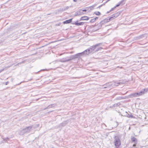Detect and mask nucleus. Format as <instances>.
Here are the masks:
<instances>
[{
  "mask_svg": "<svg viewBox=\"0 0 148 148\" xmlns=\"http://www.w3.org/2000/svg\"><path fill=\"white\" fill-rule=\"evenodd\" d=\"M33 126H30L27 127L26 128L23 129L21 130V134H23L25 133L29 132L32 128Z\"/></svg>",
  "mask_w": 148,
  "mask_h": 148,
  "instance_id": "1",
  "label": "nucleus"
},
{
  "mask_svg": "<svg viewBox=\"0 0 148 148\" xmlns=\"http://www.w3.org/2000/svg\"><path fill=\"white\" fill-rule=\"evenodd\" d=\"M114 138L115 139L114 141L115 145L116 148H118L121 144L120 140L117 136H115Z\"/></svg>",
  "mask_w": 148,
  "mask_h": 148,
  "instance_id": "2",
  "label": "nucleus"
},
{
  "mask_svg": "<svg viewBox=\"0 0 148 148\" xmlns=\"http://www.w3.org/2000/svg\"><path fill=\"white\" fill-rule=\"evenodd\" d=\"M102 44V43H100L97 44L95 45H93L90 47L88 49H90V53H91L97 47L100 46Z\"/></svg>",
  "mask_w": 148,
  "mask_h": 148,
  "instance_id": "3",
  "label": "nucleus"
},
{
  "mask_svg": "<svg viewBox=\"0 0 148 148\" xmlns=\"http://www.w3.org/2000/svg\"><path fill=\"white\" fill-rule=\"evenodd\" d=\"M90 49H87L83 52H81V53L82 54V56H85L86 55H88L90 53Z\"/></svg>",
  "mask_w": 148,
  "mask_h": 148,
  "instance_id": "4",
  "label": "nucleus"
},
{
  "mask_svg": "<svg viewBox=\"0 0 148 148\" xmlns=\"http://www.w3.org/2000/svg\"><path fill=\"white\" fill-rule=\"evenodd\" d=\"M68 122L69 121L68 120H66L63 121L62 123H60L59 125V127H61L66 126L67 124L68 123Z\"/></svg>",
  "mask_w": 148,
  "mask_h": 148,
  "instance_id": "5",
  "label": "nucleus"
},
{
  "mask_svg": "<svg viewBox=\"0 0 148 148\" xmlns=\"http://www.w3.org/2000/svg\"><path fill=\"white\" fill-rule=\"evenodd\" d=\"M78 21H77L75 23H72V24L73 25H75L77 26H79L83 25L84 23V22H81L79 23H78Z\"/></svg>",
  "mask_w": 148,
  "mask_h": 148,
  "instance_id": "6",
  "label": "nucleus"
},
{
  "mask_svg": "<svg viewBox=\"0 0 148 148\" xmlns=\"http://www.w3.org/2000/svg\"><path fill=\"white\" fill-rule=\"evenodd\" d=\"M56 106V104H53L50 105L48 106L46 108L43 109L42 110H45L47 109H49L50 108H52L53 107H54Z\"/></svg>",
  "mask_w": 148,
  "mask_h": 148,
  "instance_id": "7",
  "label": "nucleus"
},
{
  "mask_svg": "<svg viewBox=\"0 0 148 148\" xmlns=\"http://www.w3.org/2000/svg\"><path fill=\"white\" fill-rule=\"evenodd\" d=\"M68 58V57H67L65 58H63L62 59L60 60V61L62 62H68L69 61H66Z\"/></svg>",
  "mask_w": 148,
  "mask_h": 148,
  "instance_id": "8",
  "label": "nucleus"
},
{
  "mask_svg": "<svg viewBox=\"0 0 148 148\" xmlns=\"http://www.w3.org/2000/svg\"><path fill=\"white\" fill-rule=\"evenodd\" d=\"M73 18H71L70 19L66 20L63 22L64 24H69L71 23L72 21Z\"/></svg>",
  "mask_w": 148,
  "mask_h": 148,
  "instance_id": "9",
  "label": "nucleus"
},
{
  "mask_svg": "<svg viewBox=\"0 0 148 148\" xmlns=\"http://www.w3.org/2000/svg\"><path fill=\"white\" fill-rule=\"evenodd\" d=\"M89 19V18L88 16H84L80 18V20H88V19Z\"/></svg>",
  "mask_w": 148,
  "mask_h": 148,
  "instance_id": "10",
  "label": "nucleus"
},
{
  "mask_svg": "<svg viewBox=\"0 0 148 148\" xmlns=\"http://www.w3.org/2000/svg\"><path fill=\"white\" fill-rule=\"evenodd\" d=\"M75 59L78 58L80 57V56H82L81 53H77L75 55H74Z\"/></svg>",
  "mask_w": 148,
  "mask_h": 148,
  "instance_id": "11",
  "label": "nucleus"
},
{
  "mask_svg": "<svg viewBox=\"0 0 148 148\" xmlns=\"http://www.w3.org/2000/svg\"><path fill=\"white\" fill-rule=\"evenodd\" d=\"M131 141L132 142H134L135 143H137L138 140L137 139L134 137L131 138Z\"/></svg>",
  "mask_w": 148,
  "mask_h": 148,
  "instance_id": "12",
  "label": "nucleus"
},
{
  "mask_svg": "<svg viewBox=\"0 0 148 148\" xmlns=\"http://www.w3.org/2000/svg\"><path fill=\"white\" fill-rule=\"evenodd\" d=\"M121 105V103L119 102L116 103L114 104L112 106H110V108L116 107L119 106Z\"/></svg>",
  "mask_w": 148,
  "mask_h": 148,
  "instance_id": "13",
  "label": "nucleus"
},
{
  "mask_svg": "<svg viewBox=\"0 0 148 148\" xmlns=\"http://www.w3.org/2000/svg\"><path fill=\"white\" fill-rule=\"evenodd\" d=\"M113 84V83H112L111 82H110L108 84H107V87H105L104 88H110L112 87V86Z\"/></svg>",
  "mask_w": 148,
  "mask_h": 148,
  "instance_id": "14",
  "label": "nucleus"
},
{
  "mask_svg": "<svg viewBox=\"0 0 148 148\" xmlns=\"http://www.w3.org/2000/svg\"><path fill=\"white\" fill-rule=\"evenodd\" d=\"M74 56L73 55L69 57H68V59L66 61H70L74 59L75 58Z\"/></svg>",
  "mask_w": 148,
  "mask_h": 148,
  "instance_id": "15",
  "label": "nucleus"
},
{
  "mask_svg": "<svg viewBox=\"0 0 148 148\" xmlns=\"http://www.w3.org/2000/svg\"><path fill=\"white\" fill-rule=\"evenodd\" d=\"M110 17H108V18L105 19H104V21H105V23H107L108 22H109L110 21H111L110 19Z\"/></svg>",
  "mask_w": 148,
  "mask_h": 148,
  "instance_id": "16",
  "label": "nucleus"
},
{
  "mask_svg": "<svg viewBox=\"0 0 148 148\" xmlns=\"http://www.w3.org/2000/svg\"><path fill=\"white\" fill-rule=\"evenodd\" d=\"M105 23H105V21H104V20H103L102 21H101L99 23V24H100V25H101V27L102 25H103Z\"/></svg>",
  "mask_w": 148,
  "mask_h": 148,
  "instance_id": "17",
  "label": "nucleus"
},
{
  "mask_svg": "<svg viewBox=\"0 0 148 148\" xmlns=\"http://www.w3.org/2000/svg\"><path fill=\"white\" fill-rule=\"evenodd\" d=\"M130 96L131 97H137L136 93H135L132 94L130 95Z\"/></svg>",
  "mask_w": 148,
  "mask_h": 148,
  "instance_id": "18",
  "label": "nucleus"
},
{
  "mask_svg": "<svg viewBox=\"0 0 148 148\" xmlns=\"http://www.w3.org/2000/svg\"><path fill=\"white\" fill-rule=\"evenodd\" d=\"M77 11L78 12L80 15H82L84 14V13L82 12V9H79Z\"/></svg>",
  "mask_w": 148,
  "mask_h": 148,
  "instance_id": "19",
  "label": "nucleus"
},
{
  "mask_svg": "<svg viewBox=\"0 0 148 148\" xmlns=\"http://www.w3.org/2000/svg\"><path fill=\"white\" fill-rule=\"evenodd\" d=\"M120 13L119 12H118L117 13L114 14V15L115 16V18L117 17L120 14Z\"/></svg>",
  "mask_w": 148,
  "mask_h": 148,
  "instance_id": "20",
  "label": "nucleus"
},
{
  "mask_svg": "<svg viewBox=\"0 0 148 148\" xmlns=\"http://www.w3.org/2000/svg\"><path fill=\"white\" fill-rule=\"evenodd\" d=\"M94 14L97 15H101V13L99 11L95 12H94Z\"/></svg>",
  "mask_w": 148,
  "mask_h": 148,
  "instance_id": "21",
  "label": "nucleus"
},
{
  "mask_svg": "<svg viewBox=\"0 0 148 148\" xmlns=\"http://www.w3.org/2000/svg\"><path fill=\"white\" fill-rule=\"evenodd\" d=\"M109 18H110V19L111 20H112L113 19H114V18H115V16L114 15V14H112L111 16V17H110Z\"/></svg>",
  "mask_w": 148,
  "mask_h": 148,
  "instance_id": "22",
  "label": "nucleus"
},
{
  "mask_svg": "<svg viewBox=\"0 0 148 148\" xmlns=\"http://www.w3.org/2000/svg\"><path fill=\"white\" fill-rule=\"evenodd\" d=\"M139 93H140V96L145 93V92H144L143 90H141L140 92H139Z\"/></svg>",
  "mask_w": 148,
  "mask_h": 148,
  "instance_id": "23",
  "label": "nucleus"
},
{
  "mask_svg": "<svg viewBox=\"0 0 148 148\" xmlns=\"http://www.w3.org/2000/svg\"><path fill=\"white\" fill-rule=\"evenodd\" d=\"M25 62V61H22V62H20L18 63L17 64H16L15 65V66H17V65H18L19 64H21L24 63Z\"/></svg>",
  "mask_w": 148,
  "mask_h": 148,
  "instance_id": "24",
  "label": "nucleus"
},
{
  "mask_svg": "<svg viewBox=\"0 0 148 148\" xmlns=\"http://www.w3.org/2000/svg\"><path fill=\"white\" fill-rule=\"evenodd\" d=\"M79 15H80L79 14V13L78 12V11H76L75 12V16H79Z\"/></svg>",
  "mask_w": 148,
  "mask_h": 148,
  "instance_id": "25",
  "label": "nucleus"
},
{
  "mask_svg": "<svg viewBox=\"0 0 148 148\" xmlns=\"http://www.w3.org/2000/svg\"><path fill=\"white\" fill-rule=\"evenodd\" d=\"M14 64H12V65H10V66H7L6 67H5V70H6V69H8V68H10V67H11Z\"/></svg>",
  "mask_w": 148,
  "mask_h": 148,
  "instance_id": "26",
  "label": "nucleus"
},
{
  "mask_svg": "<svg viewBox=\"0 0 148 148\" xmlns=\"http://www.w3.org/2000/svg\"><path fill=\"white\" fill-rule=\"evenodd\" d=\"M86 9H87L88 10L89 9H90V10H92L93 9V8L92 6H91L87 8H86Z\"/></svg>",
  "mask_w": 148,
  "mask_h": 148,
  "instance_id": "27",
  "label": "nucleus"
},
{
  "mask_svg": "<svg viewBox=\"0 0 148 148\" xmlns=\"http://www.w3.org/2000/svg\"><path fill=\"white\" fill-rule=\"evenodd\" d=\"M102 47H99L95 51H98L99 50H101L102 49Z\"/></svg>",
  "mask_w": 148,
  "mask_h": 148,
  "instance_id": "28",
  "label": "nucleus"
},
{
  "mask_svg": "<svg viewBox=\"0 0 148 148\" xmlns=\"http://www.w3.org/2000/svg\"><path fill=\"white\" fill-rule=\"evenodd\" d=\"M143 90L145 92V93L147 92H148V88L144 89Z\"/></svg>",
  "mask_w": 148,
  "mask_h": 148,
  "instance_id": "29",
  "label": "nucleus"
},
{
  "mask_svg": "<svg viewBox=\"0 0 148 148\" xmlns=\"http://www.w3.org/2000/svg\"><path fill=\"white\" fill-rule=\"evenodd\" d=\"M9 138H5L3 139V141H4L5 142H7V140H9Z\"/></svg>",
  "mask_w": 148,
  "mask_h": 148,
  "instance_id": "30",
  "label": "nucleus"
},
{
  "mask_svg": "<svg viewBox=\"0 0 148 148\" xmlns=\"http://www.w3.org/2000/svg\"><path fill=\"white\" fill-rule=\"evenodd\" d=\"M95 19H94V18H92L90 20V23H93L94 22H95Z\"/></svg>",
  "mask_w": 148,
  "mask_h": 148,
  "instance_id": "31",
  "label": "nucleus"
},
{
  "mask_svg": "<svg viewBox=\"0 0 148 148\" xmlns=\"http://www.w3.org/2000/svg\"><path fill=\"white\" fill-rule=\"evenodd\" d=\"M113 84H114V85H115L116 86H118L119 84H120V83L118 82V83H116L114 82L113 83Z\"/></svg>",
  "mask_w": 148,
  "mask_h": 148,
  "instance_id": "32",
  "label": "nucleus"
},
{
  "mask_svg": "<svg viewBox=\"0 0 148 148\" xmlns=\"http://www.w3.org/2000/svg\"><path fill=\"white\" fill-rule=\"evenodd\" d=\"M110 0H108L106 2H105V3H103L102 5H100L99 7H98V8H100V7L102 6L103 5H104L106 3H107V2H108Z\"/></svg>",
  "mask_w": 148,
  "mask_h": 148,
  "instance_id": "33",
  "label": "nucleus"
},
{
  "mask_svg": "<svg viewBox=\"0 0 148 148\" xmlns=\"http://www.w3.org/2000/svg\"><path fill=\"white\" fill-rule=\"evenodd\" d=\"M110 0H108L106 2H105V3H103L102 5H100L99 7H98V8H100V7L102 6L103 5H104L106 3H107V2H108Z\"/></svg>",
  "mask_w": 148,
  "mask_h": 148,
  "instance_id": "34",
  "label": "nucleus"
},
{
  "mask_svg": "<svg viewBox=\"0 0 148 148\" xmlns=\"http://www.w3.org/2000/svg\"><path fill=\"white\" fill-rule=\"evenodd\" d=\"M129 116H127L128 117L132 118H133L134 117V116L133 115H132V114H130V115H129Z\"/></svg>",
  "mask_w": 148,
  "mask_h": 148,
  "instance_id": "35",
  "label": "nucleus"
},
{
  "mask_svg": "<svg viewBox=\"0 0 148 148\" xmlns=\"http://www.w3.org/2000/svg\"><path fill=\"white\" fill-rule=\"evenodd\" d=\"M121 4L119 3L117 5H116V6H115V8H116V7H119L120 5Z\"/></svg>",
  "mask_w": 148,
  "mask_h": 148,
  "instance_id": "36",
  "label": "nucleus"
},
{
  "mask_svg": "<svg viewBox=\"0 0 148 148\" xmlns=\"http://www.w3.org/2000/svg\"><path fill=\"white\" fill-rule=\"evenodd\" d=\"M136 93V94L137 97L140 96L139 92H137V93Z\"/></svg>",
  "mask_w": 148,
  "mask_h": 148,
  "instance_id": "37",
  "label": "nucleus"
},
{
  "mask_svg": "<svg viewBox=\"0 0 148 148\" xmlns=\"http://www.w3.org/2000/svg\"><path fill=\"white\" fill-rule=\"evenodd\" d=\"M116 8H115V7L113 8H111V9L110 10V11H112L113 10H114V9H115Z\"/></svg>",
  "mask_w": 148,
  "mask_h": 148,
  "instance_id": "38",
  "label": "nucleus"
},
{
  "mask_svg": "<svg viewBox=\"0 0 148 148\" xmlns=\"http://www.w3.org/2000/svg\"><path fill=\"white\" fill-rule=\"evenodd\" d=\"M125 0H122L121 1H120L119 3L121 4L122 3L124 2V1H125Z\"/></svg>",
  "mask_w": 148,
  "mask_h": 148,
  "instance_id": "39",
  "label": "nucleus"
},
{
  "mask_svg": "<svg viewBox=\"0 0 148 148\" xmlns=\"http://www.w3.org/2000/svg\"><path fill=\"white\" fill-rule=\"evenodd\" d=\"M97 4H94V5L91 6L93 8H94L96 6V5Z\"/></svg>",
  "mask_w": 148,
  "mask_h": 148,
  "instance_id": "40",
  "label": "nucleus"
},
{
  "mask_svg": "<svg viewBox=\"0 0 148 148\" xmlns=\"http://www.w3.org/2000/svg\"><path fill=\"white\" fill-rule=\"evenodd\" d=\"M32 126H33L32 128H33L34 129H36L37 128V127L36 126V125L35 126H34L33 125H32Z\"/></svg>",
  "mask_w": 148,
  "mask_h": 148,
  "instance_id": "41",
  "label": "nucleus"
},
{
  "mask_svg": "<svg viewBox=\"0 0 148 148\" xmlns=\"http://www.w3.org/2000/svg\"><path fill=\"white\" fill-rule=\"evenodd\" d=\"M4 70H5V68L4 69H2L1 70H0V73H1L2 71H3Z\"/></svg>",
  "mask_w": 148,
  "mask_h": 148,
  "instance_id": "42",
  "label": "nucleus"
},
{
  "mask_svg": "<svg viewBox=\"0 0 148 148\" xmlns=\"http://www.w3.org/2000/svg\"><path fill=\"white\" fill-rule=\"evenodd\" d=\"M84 9V10H82V12H86L87 11V9Z\"/></svg>",
  "mask_w": 148,
  "mask_h": 148,
  "instance_id": "43",
  "label": "nucleus"
},
{
  "mask_svg": "<svg viewBox=\"0 0 148 148\" xmlns=\"http://www.w3.org/2000/svg\"><path fill=\"white\" fill-rule=\"evenodd\" d=\"M39 124H37L36 125V126L37 127H38L39 126Z\"/></svg>",
  "mask_w": 148,
  "mask_h": 148,
  "instance_id": "44",
  "label": "nucleus"
},
{
  "mask_svg": "<svg viewBox=\"0 0 148 148\" xmlns=\"http://www.w3.org/2000/svg\"><path fill=\"white\" fill-rule=\"evenodd\" d=\"M137 143H134V144L133 145V147H136V144H137Z\"/></svg>",
  "mask_w": 148,
  "mask_h": 148,
  "instance_id": "45",
  "label": "nucleus"
},
{
  "mask_svg": "<svg viewBox=\"0 0 148 148\" xmlns=\"http://www.w3.org/2000/svg\"><path fill=\"white\" fill-rule=\"evenodd\" d=\"M8 83H9V82H6L5 83V85H7Z\"/></svg>",
  "mask_w": 148,
  "mask_h": 148,
  "instance_id": "46",
  "label": "nucleus"
},
{
  "mask_svg": "<svg viewBox=\"0 0 148 148\" xmlns=\"http://www.w3.org/2000/svg\"><path fill=\"white\" fill-rule=\"evenodd\" d=\"M98 18V17H96L95 18H94V19H95V21H96V20Z\"/></svg>",
  "mask_w": 148,
  "mask_h": 148,
  "instance_id": "47",
  "label": "nucleus"
},
{
  "mask_svg": "<svg viewBox=\"0 0 148 148\" xmlns=\"http://www.w3.org/2000/svg\"><path fill=\"white\" fill-rule=\"evenodd\" d=\"M53 111V110L50 111L48 112V113L49 114V113H50V112H52Z\"/></svg>",
  "mask_w": 148,
  "mask_h": 148,
  "instance_id": "48",
  "label": "nucleus"
},
{
  "mask_svg": "<svg viewBox=\"0 0 148 148\" xmlns=\"http://www.w3.org/2000/svg\"><path fill=\"white\" fill-rule=\"evenodd\" d=\"M111 11H110V10L108 11L107 12V14H108V13H110V12Z\"/></svg>",
  "mask_w": 148,
  "mask_h": 148,
  "instance_id": "49",
  "label": "nucleus"
},
{
  "mask_svg": "<svg viewBox=\"0 0 148 148\" xmlns=\"http://www.w3.org/2000/svg\"><path fill=\"white\" fill-rule=\"evenodd\" d=\"M77 1V0H73V1L75 2H76Z\"/></svg>",
  "mask_w": 148,
  "mask_h": 148,
  "instance_id": "50",
  "label": "nucleus"
},
{
  "mask_svg": "<svg viewBox=\"0 0 148 148\" xmlns=\"http://www.w3.org/2000/svg\"><path fill=\"white\" fill-rule=\"evenodd\" d=\"M69 7H67L66 8V9H68Z\"/></svg>",
  "mask_w": 148,
  "mask_h": 148,
  "instance_id": "51",
  "label": "nucleus"
},
{
  "mask_svg": "<svg viewBox=\"0 0 148 148\" xmlns=\"http://www.w3.org/2000/svg\"><path fill=\"white\" fill-rule=\"evenodd\" d=\"M125 98H122V99H125Z\"/></svg>",
  "mask_w": 148,
  "mask_h": 148,
  "instance_id": "52",
  "label": "nucleus"
},
{
  "mask_svg": "<svg viewBox=\"0 0 148 148\" xmlns=\"http://www.w3.org/2000/svg\"><path fill=\"white\" fill-rule=\"evenodd\" d=\"M118 124H117V126H118Z\"/></svg>",
  "mask_w": 148,
  "mask_h": 148,
  "instance_id": "53",
  "label": "nucleus"
},
{
  "mask_svg": "<svg viewBox=\"0 0 148 148\" xmlns=\"http://www.w3.org/2000/svg\"><path fill=\"white\" fill-rule=\"evenodd\" d=\"M2 143H4V142H2Z\"/></svg>",
  "mask_w": 148,
  "mask_h": 148,
  "instance_id": "54",
  "label": "nucleus"
}]
</instances>
